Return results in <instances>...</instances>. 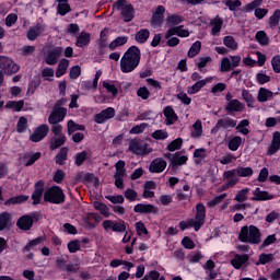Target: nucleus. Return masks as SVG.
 <instances>
[{"instance_id":"obj_1","label":"nucleus","mask_w":280,"mask_h":280,"mask_svg":"<svg viewBox=\"0 0 280 280\" xmlns=\"http://www.w3.org/2000/svg\"><path fill=\"white\" fill-rule=\"evenodd\" d=\"M141 61V50L137 45H131L120 59V71L125 74L133 72Z\"/></svg>"},{"instance_id":"obj_2","label":"nucleus","mask_w":280,"mask_h":280,"mask_svg":"<svg viewBox=\"0 0 280 280\" xmlns=\"http://www.w3.org/2000/svg\"><path fill=\"white\" fill-rule=\"evenodd\" d=\"M103 229L105 232L112 231L113 233L124 234L122 243L128 244L132 237L131 230L127 231V223L122 219H118V221H112L110 219H106L102 223Z\"/></svg>"},{"instance_id":"obj_3","label":"nucleus","mask_w":280,"mask_h":280,"mask_svg":"<svg viewBox=\"0 0 280 280\" xmlns=\"http://www.w3.org/2000/svg\"><path fill=\"white\" fill-rule=\"evenodd\" d=\"M238 240L244 244L259 245L261 243V232L256 225H243Z\"/></svg>"},{"instance_id":"obj_4","label":"nucleus","mask_w":280,"mask_h":280,"mask_svg":"<svg viewBox=\"0 0 280 280\" xmlns=\"http://www.w3.org/2000/svg\"><path fill=\"white\" fill-rule=\"evenodd\" d=\"M112 9L120 12L121 20L125 23H129L135 19V8L127 0H116Z\"/></svg>"},{"instance_id":"obj_5","label":"nucleus","mask_w":280,"mask_h":280,"mask_svg":"<svg viewBox=\"0 0 280 280\" xmlns=\"http://www.w3.org/2000/svg\"><path fill=\"white\" fill-rule=\"evenodd\" d=\"M44 201L50 205H62L66 201L63 189L58 185L50 186L44 191Z\"/></svg>"},{"instance_id":"obj_6","label":"nucleus","mask_w":280,"mask_h":280,"mask_svg":"<svg viewBox=\"0 0 280 280\" xmlns=\"http://www.w3.org/2000/svg\"><path fill=\"white\" fill-rule=\"evenodd\" d=\"M63 104V98L57 100L55 103V106L48 117V122L52 127L58 126L59 122L63 121L65 117L67 116V108L62 107Z\"/></svg>"},{"instance_id":"obj_7","label":"nucleus","mask_w":280,"mask_h":280,"mask_svg":"<svg viewBox=\"0 0 280 280\" xmlns=\"http://www.w3.org/2000/svg\"><path fill=\"white\" fill-rule=\"evenodd\" d=\"M51 132L54 133L55 137L50 139L49 149L51 151H55L61 148L62 145H65L67 138H66V135L62 133V125L51 126Z\"/></svg>"},{"instance_id":"obj_8","label":"nucleus","mask_w":280,"mask_h":280,"mask_svg":"<svg viewBox=\"0 0 280 280\" xmlns=\"http://www.w3.org/2000/svg\"><path fill=\"white\" fill-rule=\"evenodd\" d=\"M49 132V126L47 124H40L34 128L33 133L30 136V141L33 143H38L43 141Z\"/></svg>"},{"instance_id":"obj_9","label":"nucleus","mask_w":280,"mask_h":280,"mask_svg":"<svg viewBox=\"0 0 280 280\" xmlns=\"http://www.w3.org/2000/svg\"><path fill=\"white\" fill-rule=\"evenodd\" d=\"M164 156H165V159H167L171 162L172 168L183 166L188 161V156L182 155L180 151H177L175 153L167 152L164 154Z\"/></svg>"},{"instance_id":"obj_10","label":"nucleus","mask_w":280,"mask_h":280,"mask_svg":"<svg viewBox=\"0 0 280 280\" xmlns=\"http://www.w3.org/2000/svg\"><path fill=\"white\" fill-rule=\"evenodd\" d=\"M237 125V120L231 117H225V118H220L218 119V122L215 124V126L211 129V133L212 135H217L219 132L220 129H233L235 128Z\"/></svg>"},{"instance_id":"obj_11","label":"nucleus","mask_w":280,"mask_h":280,"mask_svg":"<svg viewBox=\"0 0 280 280\" xmlns=\"http://www.w3.org/2000/svg\"><path fill=\"white\" fill-rule=\"evenodd\" d=\"M34 221H38V217H36V214H33V217L30 214H23L20 217V219H18L16 226L21 231H30L34 224Z\"/></svg>"},{"instance_id":"obj_12","label":"nucleus","mask_w":280,"mask_h":280,"mask_svg":"<svg viewBox=\"0 0 280 280\" xmlns=\"http://www.w3.org/2000/svg\"><path fill=\"white\" fill-rule=\"evenodd\" d=\"M45 183L43 179H39L37 180L35 184H34V190H33V194H32V200H33V206H38L40 205L42 202V197H43V194H45Z\"/></svg>"},{"instance_id":"obj_13","label":"nucleus","mask_w":280,"mask_h":280,"mask_svg":"<svg viewBox=\"0 0 280 280\" xmlns=\"http://www.w3.org/2000/svg\"><path fill=\"white\" fill-rule=\"evenodd\" d=\"M158 206H153V203H137L133 208L135 213L139 214H159Z\"/></svg>"},{"instance_id":"obj_14","label":"nucleus","mask_w":280,"mask_h":280,"mask_svg":"<svg viewBox=\"0 0 280 280\" xmlns=\"http://www.w3.org/2000/svg\"><path fill=\"white\" fill-rule=\"evenodd\" d=\"M115 109L114 107H106L102 109L100 113L95 115V122L98 125L104 124L106 120L113 119L115 117Z\"/></svg>"},{"instance_id":"obj_15","label":"nucleus","mask_w":280,"mask_h":280,"mask_svg":"<svg viewBox=\"0 0 280 280\" xmlns=\"http://www.w3.org/2000/svg\"><path fill=\"white\" fill-rule=\"evenodd\" d=\"M206 213H207V210L203 203L201 202L197 203L194 222L199 229H201L205 224Z\"/></svg>"},{"instance_id":"obj_16","label":"nucleus","mask_w":280,"mask_h":280,"mask_svg":"<svg viewBox=\"0 0 280 280\" xmlns=\"http://www.w3.org/2000/svg\"><path fill=\"white\" fill-rule=\"evenodd\" d=\"M62 47H55L48 51V55L45 58V62L48 66H55L58 62V59L62 56Z\"/></svg>"},{"instance_id":"obj_17","label":"nucleus","mask_w":280,"mask_h":280,"mask_svg":"<svg viewBox=\"0 0 280 280\" xmlns=\"http://www.w3.org/2000/svg\"><path fill=\"white\" fill-rule=\"evenodd\" d=\"M244 108H245L244 103H242L237 98H233L232 101L228 102V104L225 105V112L231 116H234V113H242Z\"/></svg>"},{"instance_id":"obj_18","label":"nucleus","mask_w":280,"mask_h":280,"mask_svg":"<svg viewBox=\"0 0 280 280\" xmlns=\"http://www.w3.org/2000/svg\"><path fill=\"white\" fill-rule=\"evenodd\" d=\"M167 166V162L163 158H156L150 163L149 171L153 174L163 173Z\"/></svg>"},{"instance_id":"obj_19","label":"nucleus","mask_w":280,"mask_h":280,"mask_svg":"<svg viewBox=\"0 0 280 280\" xmlns=\"http://www.w3.org/2000/svg\"><path fill=\"white\" fill-rule=\"evenodd\" d=\"M163 115L166 118L165 124L166 126H173L178 120V115L176 114L173 106L167 105L163 109Z\"/></svg>"},{"instance_id":"obj_20","label":"nucleus","mask_w":280,"mask_h":280,"mask_svg":"<svg viewBox=\"0 0 280 280\" xmlns=\"http://www.w3.org/2000/svg\"><path fill=\"white\" fill-rule=\"evenodd\" d=\"M253 201H267L272 200L275 198L273 194H270L267 190H261L260 187H256V189L253 191Z\"/></svg>"},{"instance_id":"obj_21","label":"nucleus","mask_w":280,"mask_h":280,"mask_svg":"<svg viewBox=\"0 0 280 280\" xmlns=\"http://www.w3.org/2000/svg\"><path fill=\"white\" fill-rule=\"evenodd\" d=\"M45 32V26L40 23H37L34 26H31L27 31L26 37L30 42H34L39 37L42 33Z\"/></svg>"},{"instance_id":"obj_22","label":"nucleus","mask_w":280,"mask_h":280,"mask_svg":"<svg viewBox=\"0 0 280 280\" xmlns=\"http://www.w3.org/2000/svg\"><path fill=\"white\" fill-rule=\"evenodd\" d=\"M90 43H91V34L85 31L80 32V34L77 37L75 46L78 48H84V47H88Z\"/></svg>"},{"instance_id":"obj_23","label":"nucleus","mask_w":280,"mask_h":280,"mask_svg":"<svg viewBox=\"0 0 280 280\" xmlns=\"http://www.w3.org/2000/svg\"><path fill=\"white\" fill-rule=\"evenodd\" d=\"M249 259L248 254H236L234 258L231 260V265L236 269L240 270Z\"/></svg>"},{"instance_id":"obj_24","label":"nucleus","mask_w":280,"mask_h":280,"mask_svg":"<svg viewBox=\"0 0 280 280\" xmlns=\"http://www.w3.org/2000/svg\"><path fill=\"white\" fill-rule=\"evenodd\" d=\"M45 240V236H37V238H32L31 241H28L26 246L23 247L22 253L26 254L30 253L31 250H34L35 247L43 244Z\"/></svg>"},{"instance_id":"obj_25","label":"nucleus","mask_w":280,"mask_h":280,"mask_svg":"<svg viewBox=\"0 0 280 280\" xmlns=\"http://www.w3.org/2000/svg\"><path fill=\"white\" fill-rule=\"evenodd\" d=\"M68 147H61L60 151L55 156V163L57 165L63 166L66 164V161L68 160Z\"/></svg>"},{"instance_id":"obj_26","label":"nucleus","mask_w":280,"mask_h":280,"mask_svg":"<svg viewBox=\"0 0 280 280\" xmlns=\"http://www.w3.org/2000/svg\"><path fill=\"white\" fill-rule=\"evenodd\" d=\"M68 136H72L77 131H85V125L78 124L72 119H69L67 122Z\"/></svg>"},{"instance_id":"obj_27","label":"nucleus","mask_w":280,"mask_h":280,"mask_svg":"<svg viewBox=\"0 0 280 280\" xmlns=\"http://www.w3.org/2000/svg\"><path fill=\"white\" fill-rule=\"evenodd\" d=\"M210 25L212 26L211 28V35L217 37L219 36L220 32H221V28H222V25H223V20L222 18H220L219 15L214 19H212L210 21Z\"/></svg>"},{"instance_id":"obj_28","label":"nucleus","mask_w":280,"mask_h":280,"mask_svg":"<svg viewBox=\"0 0 280 280\" xmlns=\"http://www.w3.org/2000/svg\"><path fill=\"white\" fill-rule=\"evenodd\" d=\"M273 98V92L266 88H260L257 95V101L259 103H266Z\"/></svg>"},{"instance_id":"obj_29","label":"nucleus","mask_w":280,"mask_h":280,"mask_svg":"<svg viewBox=\"0 0 280 280\" xmlns=\"http://www.w3.org/2000/svg\"><path fill=\"white\" fill-rule=\"evenodd\" d=\"M28 200V195H18L16 197H10L4 201L5 207L14 206V205H22Z\"/></svg>"},{"instance_id":"obj_30","label":"nucleus","mask_w":280,"mask_h":280,"mask_svg":"<svg viewBox=\"0 0 280 280\" xmlns=\"http://www.w3.org/2000/svg\"><path fill=\"white\" fill-rule=\"evenodd\" d=\"M7 109H12L13 112L21 113L24 107V100L19 101H8L4 105Z\"/></svg>"},{"instance_id":"obj_31","label":"nucleus","mask_w":280,"mask_h":280,"mask_svg":"<svg viewBox=\"0 0 280 280\" xmlns=\"http://www.w3.org/2000/svg\"><path fill=\"white\" fill-rule=\"evenodd\" d=\"M150 37V31L148 28H140L135 36L138 44L143 45Z\"/></svg>"},{"instance_id":"obj_32","label":"nucleus","mask_w":280,"mask_h":280,"mask_svg":"<svg viewBox=\"0 0 280 280\" xmlns=\"http://www.w3.org/2000/svg\"><path fill=\"white\" fill-rule=\"evenodd\" d=\"M42 84V80L39 75H34V78L32 79V81L28 83L27 86V96H32L35 91L39 88V85Z\"/></svg>"},{"instance_id":"obj_33","label":"nucleus","mask_w":280,"mask_h":280,"mask_svg":"<svg viewBox=\"0 0 280 280\" xmlns=\"http://www.w3.org/2000/svg\"><path fill=\"white\" fill-rule=\"evenodd\" d=\"M69 67V60L66 59V58H62L60 61H59V65L57 67V70H56V78L57 79H60L61 77H63L66 73H67V69Z\"/></svg>"},{"instance_id":"obj_34","label":"nucleus","mask_w":280,"mask_h":280,"mask_svg":"<svg viewBox=\"0 0 280 280\" xmlns=\"http://www.w3.org/2000/svg\"><path fill=\"white\" fill-rule=\"evenodd\" d=\"M128 43L127 36H118L114 40L110 42L108 48L110 51H114L116 48L121 47Z\"/></svg>"},{"instance_id":"obj_35","label":"nucleus","mask_w":280,"mask_h":280,"mask_svg":"<svg viewBox=\"0 0 280 280\" xmlns=\"http://www.w3.org/2000/svg\"><path fill=\"white\" fill-rule=\"evenodd\" d=\"M12 222V214L10 212H1L0 214V232L5 231L8 225Z\"/></svg>"},{"instance_id":"obj_36","label":"nucleus","mask_w":280,"mask_h":280,"mask_svg":"<svg viewBox=\"0 0 280 280\" xmlns=\"http://www.w3.org/2000/svg\"><path fill=\"white\" fill-rule=\"evenodd\" d=\"M179 229L184 232L190 228H194L195 232H199L200 228L196 224L194 219H187V221H180L178 223Z\"/></svg>"},{"instance_id":"obj_37","label":"nucleus","mask_w":280,"mask_h":280,"mask_svg":"<svg viewBox=\"0 0 280 280\" xmlns=\"http://www.w3.org/2000/svg\"><path fill=\"white\" fill-rule=\"evenodd\" d=\"M207 85V80L202 79V80H198L197 82H195L189 89H188V94L189 95H195L198 92H200V90L202 88H205Z\"/></svg>"},{"instance_id":"obj_38","label":"nucleus","mask_w":280,"mask_h":280,"mask_svg":"<svg viewBox=\"0 0 280 280\" xmlns=\"http://www.w3.org/2000/svg\"><path fill=\"white\" fill-rule=\"evenodd\" d=\"M184 22V19L182 15L177 14V13H174V14H171L167 16L166 19V23L170 27H173V26H176V25H179Z\"/></svg>"},{"instance_id":"obj_39","label":"nucleus","mask_w":280,"mask_h":280,"mask_svg":"<svg viewBox=\"0 0 280 280\" xmlns=\"http://www.w3.org/2000/svg\"><path fill=\"white\" fill-rule=\"evenodd\" d=\"M70 12H71V5L68 3V1L58 2L57 13L60 16H66Z\"/></svg>"},{"instance_id":"obj_40","label":"nucleus","mask_w":280,"mask_h":280,"mask_svg":"<svg viewBox=\"0 0 280 280\" xmlns=\"http://www.w3.org/2000/svg\"><path fill=\"white\" fill-rule=\"evenodd\" d=\"M242 145V137L241 136H234L229 140V150L232 152H235L238 150V148Z\"/></svg>"},{"instance_id":"obj_41","label":"nucleus","mask_w":280,"mask_h":280,"mask_svg":"<svg viewBox=\"0 0 280 280\" xmlns=\"http://www.w3.org/2000/svg\"><path fill=\"white\" fill-rule=\"evenodd\" d=\"M94 209L96 211H100V213L104 217V218H109V208H107V206L105 203H102L101 201H95L94 202Z\"/></svg>"},{"instance_id":"obj_42","label":"nucleus","mask_w":280,"mask_h":280,"mask_svg":"<svg viewBox=\"0 0 280 280\" xmlns=\"http://www.w3.org/2000/svg\"><path fill=\"white\" fill-rule=\"evenodd\" d=\"M206 156H207V154H206V149L205 148L195 149L194 158L196 159L195 160L196 165H200L201 161L205 160Z\"/></svg>"},{"instance_id":"obj_43","label":"nucleus","mask_w":280,"mask_h":280,"mask_svg":"<svg viewBox=\"0 0 280 280\" xmlns=\"http://www.w3.org/2000/svg\"><path fill=\"white\" fill-rule=\"evenodd\" d=\"M27 158H28V161H26L25 166L30 167V166L34 165V163L37 162L42 158V153H40V151H37L32 154H25L24 159H27Z\"/></svg>"},{"instance_id":"obj_44","label":"nucleus","mask_w":280,"mask_h":280,"mask_svg":"<svg viewBox=\"0 0 280 280\" xmlns=\"http://www.w3.org/2000/svg\"><path fill=\"white\" fill-rule=\"evenodd\" d=\"M223 44L231 50H236L238 48V44L235 42L234 37L232 35H226L223 38Z\"/></svg>"},{"instance_id":"obj_45","label":"nucleus","mask_w":280,"mask_h":280,"mask_svg":"<svg viewBox=\"0 0 280 280\" xmlns=\"http://www.w3.org/2000/svg\"><path fill=\"white\" fill-rule=\"evenodd\" d=\"M234 69L232 67V62H231L230 58L229 57H223L222 61H221L220 71L222 73H228V72H231Z\"/></svg>"},{"instance_id":"obj_46","label":"nucleus","mask_w":280,"mask_h":280,"mask_svg":"<svg viewBox=\"0 0 280 280\" xmlns=\"http://www.w3.org/2000/svg\"><path fill=\"white\" fill-rule=\"evenodd\" d=\"M28 128V122L25 116H21L16 124L18 133H24Z\"/></svg>"},{"instance_id":"obj_47","label":"nucleus","mask_w":280,"mask_h":280,"mask_svg":"<svg viewBox=\"0 0 280 280\" xmlns=\"http://www.w3.org/2000/svg\"><path fill=\"white\" fill-rule=\"evenodd\" d=\"M236 170L238 177H252L254 174V170L250 166H238Z\"/></svg>"},{"instance_id":"obj_48","label":"nucleus","mask_w":280,"mask_h":280,"mask_svg":"<svg viewBox=\"0 0 280 280\" xmlns=\"http://www.w3.org/2000/svg\"><path fill=\"white\" fill-rule=\"evenodd\" d=\"M201 50V42L200 40H196L191 47L188 50V57L189 58H195L196 56H198V54Z\"/></svg>"},{"instance_id":"obj_49","label":"nucleus","mask_w":280,"mask_h":280,"mask_svg":"<svg viewBox=\"0 0 280 280\" xmlns=\"http://www.w3.org/2000/svg\"><path fill=\"white\" fill-rule=\"evenodd\" d=\"M183 144V138H176L174 140H172L168 144H167V150L170 152H175L177 150H180Z\"/></svg>"},{"instance_id":"obj_50","label":"nucleus","mask_w":280,"mask_h":280,"mask_svg":"<svg viewBox=\"0 0 280 280\" xmlns=\"http://www.w3.org/2000/svg\"><path fill=\"white\" fill-rule=\"evenodd\" d=\"M88 159V153L85 150H82L81 152H78L74 156V164L75 166L80 167L83 165V163Z\"/></svg>"},{"instance_id":"obj_51","label":"nucleus","mask_w":280,"mask_h":280,"mask_svg":"<svg viewBox=\"0 0 280 280\" xmlns=\"http://www.w3.org/2000/svg\"><path fill=\"white\" fill-rule=\"evenodd\" d=\"M242 98L247 103V107H253V104L255 103V98L253 94L247 89H243L242 91Z\"/></svg>"},{"instance_id":"obj_52","label":"nucleus","mask_w":280,"mask_h":280,"mask_svg":"<svg viewBox=\"0 0 280 280\" xmlns=\"http://www.w3.org/2000/svg\"><path fill=\"white\" fill-rule=\"evenodd\" d=\"M280 24V9H277L273 14L269 18L270 28H275Z\"/></svg>"},{"instance_id":"obj_53","label":"nucleus","mask_w":280,"mask_h":280,"mask_svg":"<svg viewBox=\"0 0 280 280\" xmlns=\"http://www.w3.org/2000/svg\"><path fill=\"white\" fill-rule=\"evenodd\" d=\"M256 40L261 46H267L269 44V37L265 31H258L256 33Z\"/></svg>"},{"instance_id":"obj_54","label":"nucleus","mask_w":280,"mask_h":280,"mask_svg":"<svg viewBox=\"0 0 280 280\" xmlns=\"http://www.w3.org/2000/svg\"><path fill=\"white\" fill-rule=\"evenodd\" d=\"M192 131H191V137L192 138H199L201 137L203 130H202V125H201V120L198 119L195 121V124L192 125Z\"/></svg>"},{"instance_id":"obj_55","label":"nucleus","mask_w":280,"mask_h":280,"mask_svg":"<svg viewBox=\"0 0 280 280\" xmlns=\"http://www.w3.org/2000/svg\"><path fill=\"white\" fill-rule=\"evenodd\" d=\"M226 198V192L220 194L217 197H214L213 199H211L210 201H208V207L210 209L217 207L218 205H220L224 199Z\"/></svg>"},{"instance_id":"obj_56","label":"nucleus","mask_w":280,"mask_h":280,"mask_svg":"<svg viewBox=\"0 0 280 280\" xmlns=\"http://www.w3.org/2000/svg\"><path fill=\"white\" fill-rule=\"evenodd\" d=\"M125 198L129 200L130 202L139 201L138 199V192L133 188H127L125 190Z\"/></svg>"},{"instance_id":"obj_57","label":"nucleus","mask_w":280,"mask_h":280,"mask_svg":"<svg viewBox=\"0 0 280 280\" xmlns=\"http://www.w3.org/2000/svg\"><path fill=\"white\" fill-rule=\"evenodd\" d=\"M128 150L136 154V155H140L141 152H142V149H141V143L139 141H135L132 140L130 143H129V148Z\"/></svg>"},{"instance_id":"obj_58","label":"nucleus","mask_w":280,"mask_h":280,"mask_svg":"<svg viewBox=\"0 0 280 280\" xmlns=\"http://www.w3.org/2000/svg\"><path fill=\"white\" fill-rule=\"evenodd\" d=\"M103 88L106 89L108 93L113 95V97H116L118 94V89L114 83H110L108 81H103Z\"/></svg>"},{"instance_id":"obj_59","label":"nucleus","mask_w":280,"mask_h":280,"mask_svg":"<svg viewBox=\"0 0 280 280\" xmlns=\"http://www.w3.org/2000/svg\"><path fill=\"white\" fill-rule=\"evenodd\" d=\"M67 247L70 254H75L81 248L80 241H78V238H74V241H70L68 243Z\"/></svg>"},{"instance_id":"obj_60","label":"nucleus","mask_w":280,"mask_h":280,"mask_svg":"<svg viewBox=\"0 0 280 280\" xmlns=\"http://www.w3.org/2000/svg\"><path fill=\"white\" fill-rule=\"evenodd\" d=\"M249 188H243L238 190V192L235 195V201L237 202H244L247 200V195H248Z\"/></svg>"},{"instance_id":"obj_61","label":"nucleus","mask_w":280,"mask_h":280,"mask_svg":"<svg viewBox=\"0 0 280 280\" xmlns=\"http://www.w3.org/2000/svg\"><path fill=\"white\" fill-rule=\"evenodd\" d=\"M271 80V77L266 74L265 72H258L256 75V81L259 85H265L266 83H269Z\"/></svg>"},{"instance_id":"obj_62","label":"nucleus","mask_w":280,"mask_h":280,"mask_svg":"<svg viewBox=\"0 0 280 280\" xmlns=\"http://www.w3.org/2000/svg\"><path fill=\"white\" fill-rule=\"evenodd\" d=\"M138 97H140L142 101H148L150 97V91L147 86H140L137 91Z\"/></svg>"},{"instance_id":"obj_63","label":"nucleus","mask_w":280,"mask_h":280,"mask_svg":"<svg viewBox=\"0 0 280 280\" xmlns=\"http://www.w3.org/2000/svg\"><path fill=\"white\" fill-rule=\"evenodd\" d=\"M275 260L273 254H260L259 264L265 266Z\"/></svg>"},{"instance_id":"obj_64","label":"nucleus","mask_w":280,"mask_h":280,"mask_svg":"<svg viewBox=\"0 0 280 280\" xmlns=\"http://www.w3.org/2000/svg\"><path fill=\"white\" fill-rule=\"evenodd\" d=\"M271 66L273 72L279 74L280 73V55H276L272 57Z\"/></svg>"}]
</instances>
